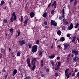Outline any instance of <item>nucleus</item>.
I'll list each match as a JSON object with an SVG mask.
<instances>
[{"label": "nucleus", "mask_w": 79, "mask_h": 79, "mask_svg": "<svg viewBox=\"0 0 79 79\" xmlns=\"http://www.w3.org/2000/svg\"><path fill=\"white\" fill-rule=\"evenodd\" d=\"M16 19V16L15 15V12H14L12 14V16L10 19V21L13 23Z\"/></svg>", "instance_id": "obj_1"}, {"label": "nucleus", "mask_w": 79, "mask_h": 79, "mask_svg": "<svg viewBox=\"0 0 79 79\" xmlns=\"http://www.w3.org/2000/svg\"><path fill=\"white\" fill-rule=\"evenodd\" d=\"M38 46L36 45H34L32 48V52L33 53L36 52L37 50Z\"/></svg>", "instance_id": "obj_2"}, {"label": "nucleus", "mask_w": 79, "mask_h": 79, "mask_svg": "<svg viewBox=\"0 0 79 79\" xmlns=\"http://www.w3.org/2000/svg\"><path fill=\"white\" fill-rule=\"evenodd\" d=\"M19 42L20 46H22L23 45H24L26 44V41L24 40L19 41Z\"/></svg>", "instance_id": "obj_3"}, {"label": "nucleus", "mask_w": 79, "mask_h": 79, "mask_svg": "<svg viewBox=\"0 0 79 79\" xmlns=\"http://www.w3.org/2000/svg\"><path fill=\"white\" fill-rule=\"evenodd\" d=\"M79 51H77L76 49H74L72 50V53L76 55H79Z\"/></svg>", "instance_id": "obj_4"}, {"label": "nucleus", "mask_w": 79, "mask_h": 79, "mask_svg": "<svg viewBox=\"0 0 79 79\" xmlns=\"http://www.w3.org/2000/svg\"><path fill=\"white\" fill-rule=\"evenodd\" d=\"M51 25H53L55 26H57V23L55 22V21L52 20L51 22Z\"/></svg>", "instance_id": "obj_5"}, {"label": "nucleus", "mask_w": 79, "mask_h": 79, "mask_svg": "<svg viewBox=\"0 0 79 79\" xmlns=\"http://www.w3.org/2000/svg\"><path fill=\"white\" fill-rule=\"evenodd\" d=\"M30 59L29 58H28L27 59V63L28 64V66H29V67L30 68H31V64L30 63Z\"/></svg>", "instance_id": "obj_6"}, {"label": "nucleus", "mask_w": 79, "mask_h": 79, "mask_svg": "<svg viewBox=\"0 0 79 79\" xmlns=\"http://www.w3.org/2000/svg\"><path fill=\"white\" fill-rule=\"evenodd\" d=\"M78 60H79V58L76 56H75V57L73 58V62H76V61H78Z\"/></svg>", "instance_id": "obj_7"}, {"label": "nucleus", "mask_w": 79, "mask_h": 79, "mask_svg": "<svg viewBox=\"0 0 79 79\" xmlns=\"http://www.w3.org/2000/svg\"><path fill=\"white\" fill-rule=\"evenodd\" d=\"M52 7L54 6V8H56V1H55L51 5Z\"/></svg>", "instance_id": "obj_8"}, {"label": "nucleus", "mask_w": 79, "mask_h": 79, "mask_svg": "<svg viewBox=\"0 0 79 79\" xmlns=\"http://www.w3.org/2000/svg\"><path fill=\"white\" fill-rule=\"evenodd\" d=\"M73 28V23H71L69 27H68L69 30H71Z\"/></svg>", "instance_id": "obj_9"}, {"label": "nucleus", "mask_w": 79, "mask_h": 79, "mask_svg": "<svg viewBox=\"0 0 79 79\" xmlns=\"http://www.w3.org/2000/svg\"><path fill=\"white\" fill-rule=\"evenodd\" d=\"M64 50H66L67 49V48L69 46V44H65L64 45Z\"/></svg>", "instance_id": "obj_10"}, {"label": "nucleus", "mask_w": 79, "mask_h": 79, "mask_svg": "<svg viewBox=\"0 0 79 79\" xmlns=\"http://www.w3.org/2000/svg\"><path fill=\"white\" fill-rule=\"evenodd\" d=\"M54 57H55V54H52L51 56H49V58L50 59H53V58H54Z\"/></svg>", "instance_id": "obj_11"}, {"label": "nucleus", "mask_w": 79, "mask_h": 79, "mask_svg": "<svg viewBox=\"0 0 79 79\" xmlns=\"http://www.w3.org/2000/svg\"><path fill=\"white\" fill-rule=\"evenodd\" d=\"M35 15V14L33 12H32L30 13V16L31 18H32L34 16V15Z\"/></svg>", "instance_id": "obj_12"}, {"label": "nucleus", "mask_w": 79, "mask_h": 79, "mask_svg": "<svg viewBox=\"0 0 79 79\" xmlns=\"http://www.w3.org/2000/svg\"><path fill=\"white\" fill-rule=\"evenodd\" d=\"M16 73H17V70L15 69L13 71V74L15 75V74H16Z\"/></svg>", "instance_id": "obj_13"}, {"label": "nucleus", "mask_w": 79, "mask_h": 79, "mask_svg": "<svg viewBox=\"0 0 79 79\" xmlns=\"http://www.w3.org/2000/svg\"><path fill=\"white\" fill-rule=\"evenodd\" d=\"M47 15V12H45L44 14H43V16L44 17V18H46Z\"/></svg>", "instance_id": "obj_14"}, {"label": "nucleus", "mask_w": 79, "mask_h": 79, "mask_svg": "<svg viewBox=\"0 0 79 79\" xmlns=\"http://www.w3.org/2000/svg\"><path fill=\"white\" fill-rule=\"evenodd\" d=\"M60 42H63V41H64V37H61L60 39Z\"/></svg>", "instance_id": "obj_15"}, {"label": "nucleus", "mask_w": 79, "mask_h": 79, "mask_svg": "<svg viewBox=\"0 0 79 79\" xmlns=\"http://www.w3.org/2000/svg\"><path fill=\"white\" fill-rule=\"evenodd\" d=\"M57 34L58 35H60L61 34V31L60 30H59L57 31Z\"/></svg>", "instance_id": "obj_16"}, {"label": "nucleus", "mask_w": 79, "mask_h": 79, "mask_svg": "<svg viewBox=\"0 0 79 79\" xmlns=\"http://www.w3.org/2000/svg\"><path fill=\"white\" fill-rule=\"evenodd\" d=\"M3 23H5V24H7L8 23V21H7V19H3Z\"/></svg>", "instance_id": "obj_17"}, {"label": "nucleus", "mask_w": 79, "mask_h": 79, "mask_svg": "<svg viewBox=\"0 0 79 79\" xmlns=\"http://www.w3.org/2000/svg\"><path fill=\"white\" fill-rule=\"evenodd\" d=\"M64 18V15H63L61 16H60L59 17V19L60 20H61V19H62V18Z\"/></svg>", "instance_id": "obj_18"}, {"label": "nucleus", "mask_w": 79, "mask_h": 79, "mask_svg": "<svg viewBox=\"0 0 79 79\" xmlns=\"http://www.w3.org/2000/svg\"><path fill=\"white\" fill-rule=\"evenodd\" d=\"M5 3V2H4V1L2 0L1 1V4H0V5L2 6V5H3Z\"/></svg>", "instance_id": "obj_19"}, {"label": "nucleus", "mask_w": 79, "mask_h": 79, "mask_svg": "<svg viewBox=\"0 0 79 79\" xmlns=\"http://www.w3.org/2000/svg\"><path fill=\"white\" fill-rule=\"evenodd\" d=\"M28 45L29 47V48H31V47H32V44H30V43H28Z\"/></svg>", "instance_id": "obj_20"}, {"label": "nucleus", "mask_w": 79, "mask_h": 79, "mask_svg": "<svg viewBox=\"0 0 79 79\" xmlns=\"http://www.w3.org/2000/svg\"><path fill=\"white\" fill-rule=\"evenodd\" d=\"M35 65H33V67H32L31 70H32V71H34V70L35 69Z\"/></svg>", "instance_id": "obj_21"}, {"label": "nucleus", "mask_w": 79, "mask_h": 79, "mask_svg": "<svg viewBox=\"0 0 79 79\" xmlns=\"http://www.w3.org/2000/svg\"><path fill=\"white\" fill-rule=\"evenodd\" d=\"M17 56H20V55H21V52H19L17 53Z\"/></svg>", "instance_id": "obj_22"}, {"label": "nucleus", "mask_w": 79, "mask_h": 79, "mask_svg": "<svg viewBox=\"0 0 79 79\" xmlns=\"http://www.w3.org/2000/svg\"><path fill=\"white\" fill-rule=\"evenodd\" d=\"M79 23H77L75 27V29H77L79 27Z\"/></svg>", "instance_id": "obj_23"}, {"label": "nucleus", "mask_w": 79, "mask_h": 79, "mask_svg": "<svg viewBox=\"0 0 79 79\" xmlns=\"http://www.w3.org/2000/svg\"><path fill=\"white\" fill-rule=\"evenodd\" d=\"M75 40H76V36H74L72 40V42H75Z\"/></svg>", "instance_id": "obj_24"}, {"label": "nucleus", "mask_w": 79, "mask_h": 79, "mask_svg": "<svg viewBox=\"0 0 79 79\" xmlns=\"http://www.w3.org/2000/svg\"><path fill=\"white\" fill-rule=\"evenodd\" d=\"M42 53V51H38V54L39 55H41Z\"/></svg>", "instance_id": "obj_25"}, {"label": "nucleus", "mask_w": 79, "mask_h": 79, "mask_svg": "<svg viewBox=\"0 0 79 79\" xmlns=\"http://www.w3.org/2000/svg\"><path fill=\"white\" fill-rule=\"evenodd\" d=\"M36 60L35 59V58H33V60H31V63H34V62Z\"/></svg>", "instance_id": "obj_26"}, {"label": "nucleus", "mask_w": 79, "mask_h": 79, "mask_svg": "<svg viewBox=\"0 0 79 79\" xmlns=\"http://www.w3.org/2000/svg\"><path fill=\"white\" fill-rule=\"evenodd\" d=\"M61 61H59L58 62V66H60V65H61Z\"/></svg>", "instance_id": "obj_27"}, {"label": "nucleus", "mask_w": 79, "mask_h": 79, "mask_svg": "<svg viewBox=\"0 0 79 79\" xmlns=\"http://www.w3.org/2000/svg\"><path fill=\"white\" fill-rule=\"evenodd\" d=\"M69 69H67L65 71V74H68V71H69Z\"/></svg>", "instance_id": "obj_28"}, {"label": "nucleus", "mask_w": 79, "mask_h": 79, "mask_svg": "<svg viewBox=\"0 0 79 79\" xmlns=\"http://www.w3.org/2000/svg\"><path fill=\"white\" fill-rule=\"evenodd\" d=\"M51 64H52V66H54V64H55V63L54 62H53V60H51Z\"/></svg>", "instance_id": "obj_29"}, {"label": "nucleus", "mask_w": 79, "mask_h": 79, "mask_svg": "<svg viewBox=\"0 0 79 79\" xmlns=\"http://www.w3.org/2000/svg\"><path fill=\"white\" fill-rule=\"evenodd\" d=\"M62 30H66V27L64 26L62 27Z\"/></svg>", "instance_id": "obj_30"}, {"label": "nucleus", "mask_w": 79, "mask_h": 79, "mask_svg": "<svg viewBox=\"0 0 79 79\" xmlns=\"http://www.w3.org/2000/svg\"><path fill=\"white\" fill-rule=\"evenodd\" d=\"M57 47H58V48H59V49H61V50H62V49H61L62 48H61V45H58Z\"/></svg>", "instance_id": "obj_31"}, {"label": "nucleus", "mask_w": 79, "mask_h": 79, "mask_svg": "<svg viewBox=\"0 0 79 79\" xmlns=\"http://www.w3.org/2000/svg\"><path fill=\"white\" fill-rule=\"evenodd\" d=\"M59 66L58 65H57L55 69V70H58V69H59Z\"/></svg>", "instance_id": "obj_32"}, {"label": "nucleus", "mask_w": 79, "mask_h": 79, "mask_svg": "<svg viewBox=\"0 0 79 79\" xmlns=\"http://www.w3.org/2000/svg\"><path fill=\"white\" fill-rule=\"evenodd\" d=\"M10 32L11 33H13V28H11L10 30Z\"/></svg>", "instance_id": "obj_33"}, {"label": "nucleus", "mask_w": 79, "mask_h": 79, "mask_svg": "<svg viewBox=\"0 0 79 79\" xmlns=\"http://www.w3.org/2000/svg\"><path fill=\"white\" fill-rule=\"evenodd\" d=\"M51 15H54V10H52Z\"/></svg>", "instance_id": "obj_34"}, {"label": "nucleus", "mask_w": 79, "mask_h": 79, "mask_svg": "<svg viewBox=\"0 0 79 79\" xmlns=\"http://www.w3.org/2000/svg\"><path fill=\"white\" fill-rule=\"evenodd\" d=\"M39 42H40V41H39V40L37 39L36 41V44H39Z\"/></svg>", "instance_id": "obj_35"}, {"label": "nucleus", "mask_w": 79, "mask_h": 79, "mask_svg": "<svg viewBox=\"0 0 79 79\" xmlns=\"http://www.w3.org/2000/svg\"><path fill=\"white\" fill-rule=\"evenodd\" d=\"M23 73H24V72H21V77H23Z\"/></svg>", "instance_id": "obj_36"}, {"label": "nucleus", "mask_w": 79, "mask_h": 79, "mask_svg": "<svg viewBox=\"0 0 79 79\" xmlns=\"http://www.w3.org/2000/svg\"><path fill=\"white\" fill-rule=\"evenodd\" d=\"M65 25H67L68 24V22L66 21L64 23Z\"/></svg>", "instance_id": "obj_37"}, {"label": "nucleus", "mask_w": 79, "mask_h": 79, "mask_svg": "<svg viewBox=\"0 0 79 79\" xmlns=\"http://www.w3.org/2000/svg\"><path fill=\"white\" fill-rule=\"evenodd\" d=\"M9 4V5L10 6V7H11V3L10 2H8Z\"/></svg>", "instance_id": "obj_38"}, {"label": "nucleus", "mask_w": 79, "mask_h": 79, "mask_svg": "<svg viewBox=\"0 0 79 79\" xmlns=\"http://www.w3.org/2000/svg\"><path fill=\"white\" fill-rule=\"evenodd\" d=\"M27 21H28V20L27 19H26L24 22L25 24H27Z\"/></svg>", "instance_id": "obj_39"}, {"label": "nucleus", "mask_w": 79, "mask_h": 79, "mask_svg": "<svg viewBox=\"0 0 79 79\" xmlns=\"http://www.w3.org/2000/svg\"><path fill=\"white\" fill-rule=\"evenodd\" d=\"M51 4H52V2H51V3L48 4V8L49 7H50V6H51Z\"/></svg>", "instance_id": "obj_40"}, {"label": "nucleus", "mask_w": 79, "mask_h": 79, "mask_svg": "<svg viewBox=\"0 0 79 79\" xmlns=\"http://www.w3.org/2000/svg\"><path fill=\"white\" fill-rule=\"evenodd\" d=\"M62 12L63 14V15H64V9H63L62 10Z\"/></svg>", "instance_id": "obj_41"}, {"label": "nucleus", "mask_w": 79, "mask_h": 79, "mask_svg": "<svg viewBox=\"0 0 79 79\" xmlns=\"http://www.w3.org/2000/svg\"><path fill=\"white\" fill-rule=\"evenodd\" d=\"M75 76V73L74 72H73V73L72 74V76Z\"/></svg>", "instance_id": "obj_42"}, {"label": "nucleus", "mask_w": 79, "mask_h": 79, "mask_svg": "<svg viewBox=\"0 0 79 79\" xmlns=\"http://www.w3.org/2000/svg\"><path fill=\"white\" fill-rule=\"evenodd\" d=\"M20 19L21 20V21H22L23 20V16H21Z\"/></svg>", "instance_id": "obj_43"}, {"label": "nucleus", "mask_w": 79, "mask_h": 79, "mask_svg": "<svg viewBox=\"0 0 79 79\" xmlns=\"http://www.w3.org/2000/svg\"><path fill=\"white\" fill-rule=\"evenodd\" d=\"M77 3V1H76V0H75V2L74 3V5L75 6L76 5V4Z\"/></svg>", "instance_id": "obj_44"}, {"label": "nucleus", "mask_w": 79, "mask_h": 79, "mask_svg": "<svg viewBox=\"0 0 79 79\" xmlns=\"http://www.w3.org/2000/svg\"><path fill=\"white\" fill-rule=\"evenodd\" d=\"M32 63V65H33V66L34 65H35V62H31Z\"/></svg>", "instance_id": "obj_45"}, {"label": "nucleus", "mask_w": 79, "mask_h": 79, "mask_svg": "<svg viewBox=\"0 0 79 79\" xmlns=\"http://www.w3.org/2000/svg\"><path fill=\"white\" fill-rule=\"evenodd\" d=\"M46 72H47V73H48V72H49V69L48 68L47 69Z\"/></svg>", "instance_id": "obj_46"}, {"label": "nucleus", "mask_w": 79, "mask_h": 79, "mask_svg": "<svg viewBox=\"0 0 79 79\" xmlns=\"http://www.w3.org/2000/svg\"><path fill=\"white\" fill-rule=\"evenodd\" d=\"M60 59V56H58L56 58L57 60H59V59Z\"/></svg>", "instance_id": "obj_47"}, {"label": "nucleus", "mask_w": 79, "mask_h": 79, "mask_svg": "<svg viewBox=\"0 0 79 79\" xmlns=\"http://www.w3.org/2000/svg\"><path fill=\"white\" fill-rule=\"evenodd\" d=\"M75 73H76L77 72V69H75Z\"/></svg>", "instance_id": "obj_48"}, {"label": "nucleus", "mask_w": 79, "mask_h": 79, "mask_svg": "<svg viewBox=\"0 0 79 79\" xmlns=\"http://www.w3.org/2000/svg\"><path fill=\"white\" fill-rule=\"evenodd\" d=\"M18 36H19V35H20L21 34L20 33V32H18Z\"/></svg>", "instance_id": "obj_49"}, {"label": "nucleus", "mask_w": 79, "mask_h": 79, "mask_svg": "<svg viewBox=\"0 0 79 79\" xmlns=\"http://www.w3.org/2000/svg\"><path fill=\"white\" fill-rule=\"evenodd\" d=\"M67 6L69 9V8H70V6L69 4H68Z\"/></svg>", "instance_id": "obj_50"}, {"label": "nucleus", "mask_w": 79, "mask_h": 79, "mask_svg": "<svg viewBox=\"0 0 79 79\" xmlns=\"http://www.w3.org/2000/svg\"><path fill=\"white\" fill-rule=\"evenodd\" d=\"M77 77H79V72L77 73Z\"/></svg>", "instance_id": "obj_51"}, {"label": "nucleus", "mask_w": 79, "mask_h": 79, "mask_svg": "<svg viewBox=\"0 0 79 79\" xmlns=\"http://www.w3.org/2000/svg\"><path fill=\"white\" fill-rule=\"evenodd\" d=\"M55 75H56V77H57V76H58V73H55Z\"/></svg>", "instance_id": "obj_52"}, {"label": "nucleus", "mask_w": 79, "mask_h": 79, "mask_svg": "<svg viewBox=\"0 0 79 79\" xmlns=\"http://www.w3.org/2000/svg\"><path fill=\"white\" fill-rule=\"evenodd\" d=\"M44 23V24H45V25H47V22H45Z\"/></svg>", "instance_id": "obj_53"}, {"label": "nucleus", "mask_w": 79, "mask_h": 79, "mask_svg": "<svg viewBox=\"0 0 79 79\" xmlns=\"http://www.w3.org/2000/svg\"><path fill=\"white\" fill-rule=\"evenodd\" d=\"M67 36L68 37H70V35L69 34H67Z\"/></svg>", "instance_id": "obj_54"}, {"label": "nucleus", "mask_w": 79, "mask_h": 79, "mask_svg": "<svg viewBox=\"0 0 79 79\" xmlns=\"http://www.w3.org/2000/svg\"><path fill=\"white\" fill-rule=\"evenodd\" d=\"M73 1H74V0H70V3H72V2H73Z\"/></svg>", "instance_id": "obj_55"}, {"label": "nucleus", "mask_w": 79, "mask_h": 79, "mask_svg": "<svg viewBox=\"0 0 79 79\" xmlns=\"http://www.w3.org/2000/svg\"><path fill=\"white\" fill-rule=\"evenodd\" d=\"M44 75L43 74H41V77H44Z\"/></svg>", "instance_id": "obj_56"}, {"label": "nucleus", "mask_w": 79, "mask_h": 79, "mask_svg": "<svg viewBox=\"0 0 79 79\" xmlns=\"http://www.w3.org/2000/svg\"><path fill=\"white\" fill-rule=\"evenodd\" d=\"M2 57V55L1 54V53L0 55V58H1Z\"/></svg>", "instance_id": "obj_57"}, {"label": "nucleus", "mask_w": 79, "mask_h": 79, "mask_svg": "<svg viewBox=\"0 0 79 79\" xmlns=\"http://www.w3.org/2000/svg\"><path fill=\"white\" fill-rule=\"evenodd\" d=\"M41 67H42V66H43L44 65V64H41Z\"/></svg>", "instance_id": "obj_58"}, {"label": "nucleus", "mask_w": 79, "mask_h": 79, "mask_svg": "<svg viewBox=\"0 0 79 79\" xmlns=\"http://www.w3.org/2000/svg\"><path fill=\"white\" fill-rule=\"evenodd\" d=\"M14 53L15 52H12L11 54H12V55H13V54H14Z\"/></svg>", "instance_id": "obj_59"}, {"label": "nucleus", "mask_w": 79, "mask_h": 79, "mask_svg": "<svg viewBox=\"0 0 79 79\" xmlns=\"http://www.w3.org/2000/svg\"><path fill=\"white\" fill-rule=\"evenodd\" d=\"M40 74H42L43 73V72L42 71H40Z\"/></svg>", "instance_id": "obj_60"}, {"label": "nucleus", "mask_w": 79, "mask_h": 79, "mask_svg": "<svg viewBox=\"0 0 79 79\" xmlns=\"http://www.w3.org/2000/svg\"><path fill=\"white\" fill-rule=\"evenodd\" d=\"M44 69H47V67L45 66L44 67Z\"/></svg>", "instance_id": "obj_61"}, {"label": "nucleus", "mask_w": 79, "mask_h": 79, "mask_svg": "<svg viewBox=\"0 0 79 79\" xmlns=\"http://www.w3.org/2000/svg\"><path fill=\"white\" fill-rule=\"evenodd\" d=\"M2 71L3 72H5V69H3Z\"/></svg>", "instance_id": "obj_62"}, {"label": "nucleus", "mask_w": 79, "mask_h": 79, "mask_svg": "<svg viewBox=\"0 0 79 79\" xmlns=\"http://www.w3.org/2000/svg\"><path fill=\"white\" fill-rule=\"evenodd\" d=\"M45 29H47V28H48V26H46L45 27Z\"/></svg>", "instance_id": "obj_63"}, {"label": "nucleus", "mask_w": 79, "mask_h": 79, "mask_svg": "<svg viewBox=\"0 0 79 79\" xmlns=\"http://www.w3.org/2000/svg\"><path fill=\"white\" fill-rule=\"evenodd\" d=\"M7 75H6L5 76V79H6V77H7Z\"/></svg>", "instance_id": "obj_64"}]
</instances>
